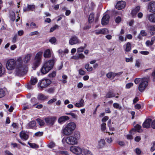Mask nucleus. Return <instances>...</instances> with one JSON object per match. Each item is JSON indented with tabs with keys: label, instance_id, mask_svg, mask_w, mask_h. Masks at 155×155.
Returning <instances> with one entry per match:
<instances>
[{
	"label": "nucleus",
	"instance_id": "obj_1",
	"mask_svg": "<svg viewBox=\"0 0 155 155\" xmlns=\"http://www.w3.org/2000/svg\"><path fill=\"white\" fill-rule=\"evenodd\" d=\"M31 56L32 54H28L25 56L22 60L24 64H19L17 68L16 71L17 73L22 75L27 72V68L26 64L29 62Z\"/></svg>",
	"mask_w": 155,
	"mask_h": 155
},
{
	"label": "nucleus",
	"instance_id": "obj_2",
	"mask_svg": "<svg viewBox=\"0 0 155 155\" xmlns=\"http://www.w3.org/2000/svg\"><path fill=\"white\" fill-rule=\"evenodd\" d=\"M54 64V60L53 59L45 61L40 69L41 73L43 74L48 73L53 68Z\"/></svg>",
	"mask_w": 155,
	"mask_h": 155
},
{
	"label": "nucleus",
	"instance_id": "obj_3",
	"mask_svg": "<svg viewBox=\"0 0 155 155\" xmlns=\"http://www.w3.org/2000/svg\"><path fill=\"white\" fill-rule=\"evenodd\" d=\"M76 128V124L74 122L68 123L63 129V134L66 135H71Z\"/></svg>",
	"mask_w": 155,
	"mask_h": 155
},
{
	"label": "nucleus",
	"instance_id": "obj_4",
	"mask_svg": "<svg viewBox=\"0 0 155 155\" xmlns=\"http://www.w3.org/2000/svg\"><path fill=\"white\" fill-rule=\"evenodd\" d=\"M42 52L40 51L35 55L33 65L35 68L38 67L41 63L42 55Z\"/></svg>",
	"mask_w": 155,
	"mask_h": 155
},
{
	"label": "nucleus",
	"instance_id": "obj_5",
	"mask_svg": "<svg viewBox=\"0 0 155 155\" xmlns=\"http://www.w3.org/2000/svg\"><path fill=\"white\" fill-rule=\"evenodd\" d=\"M16 65V61L13 59L8 60L6 62V66L7 68L9 70H13Z\"/></svg>",
	"mask_w": 155,
	"mask_h": 155
},
{
	"label": "nucleus",
	"instance_id": "obj_6",
	"mask_svg": "<svg viewBox=\"0 0 155 155\" xmlns=\"http://www.w3.org/2000/svg\"><path fill=\"white\" fill-rule=\"evenodd\" d=\"M51 83V81L49 79H43L41 81L40 83H38V85L41 88H42L47 87L50 85Z\"/></svg>",
	"mask_w": 155,
	"mask_h": 155
},
{
	"label": "nucleus",
	"instance_id": "obj_7",
	"mask_svg": "<svg viewBox=\"0 0 155 155\" xmlns=\"http://www.w3.org/2000/svg\"><path fill=\"white\" fill-rule=\"evenodd\" d=\"M66 143L68 144L73 145L76 144L78 142L73 137V136L67 137L65 140Z\"/></svg>",
	"mask_w": 155,
	"mask_h": 155
},
{
	"label": "nucleus",
	"instance_id": "obj_8",
	"mask_svg": "<svg viewBox=\"0 0 155 155\" xmlns=\"http://www.w3.org/2000/svg\"><path fill=\"white\" fill-rule=\"evenodd\" d=\"M70 150L72 153L76 154H81L82 152V149L79 147L71 146L70 148Z\"/></svg>",
	"mask_w": 155,
	"mask_h": 155
},
{
	"label": "nucleus",
	"instance_id": "obj_9",
	"mask_svg": "<svg viewBox=\"0 0 155 155\" xmlns=\"http://www.w3.org/2000/svg\"><path fill=\"white\" fill-rule=\"evenodd\" d=\"M69 44L73 45L81 43V41L79 40L78 38L75 36L71 37L69 41Z\"/></svg>",
	"mask_w": 155,
	"mask_h": 155
},
{
	"label": "nucleus",
	"instance_id": "obj_10",
	"mask_svg": "<svg viewBox=\"0 0 155 155\" xmlns=\"http://www.w3.org/2000/svg\"><path fill=\"white\" fill-rule=\"evenodd\" d=\"M148 84V82L146 81H143L140 84L139 86V90L141 92L143 91L146 87Z\"/></svg>",
	"mask_w": 155,
	"mask_h": 155
},
{
	"label": "nucleus",
	"instance_id": "obj_11",
	"mask_svg": "<svg viewBox=\"0 0 155 155\" xmlns=\"http://www.w3.org/2000/svg\"><path fill=\"white\" fill-rule=\"evenodd\" d=\"M56 118L54 117H49L45 119L46 123L49 125H53L55 120Z\"/></svg>",
	"mask_w": 155,
	"mask_h": 155
},
{
	"label": "nucleus",
	"instance_id": "obj_12",
	"mask_svg": "<svg viewBox=\"0 0 155 155\" xmlns=\"http://www.w3.org/2000/svg\"><path fill=\"white\" fill-rule=\"evenodd\" d=\"M125 2L123 1H120L117 3L116 5V8L118 10L122 9L125 7Z\"/></svg>",
	"mask_w": 155,
	"mask_h": 155
},
{
	"label": "nucleus",
	"instance_id": "obj_13",
	"mask_svg": "<svg viewBox=\"0 0 155 155\" xmlns=\"http://www.w3.org/2000/svg\"><path fill=\"white\" fill-rule=\"evenodd\" d=\"M95 33L97 35L101 34L106 35L109 33V31L107 28H104L100 30H96L95 31Z\"/></svg>",
	"mask_w": 155,
	"mask_h": 155
},
{
	"label": "nucleus",
	"instance_id": "obj_14",
	"mask_svg": "<svg viewBox=\"0 0 155 155\" xmlns=\"http://www.w3.org/2000/svg\"><path fill=\"white\" fill-rule=\"evenodd\" d=\"M148 10L150 12L153 13L155 12V2H150L148 5Z\"/></svg>",
	"mask_w": 155,
	"mask_h": 155
},
{
	"label": "nucleus",
	"instance_id": "obj_15",
	"mask_svg": "<svg viewBox=\"0 0 155 155\" xmlns=\"http://www.w3.org/2000/svg\"><path fill=\"white\" fill-rule=\"evenodd\" d=\"M152 121V120L151 119H147L143 124V127L146 128H149L150 126Z\"/></svg>",
	"mask_w": 155,
	"mask_h": 155
},
{
	"label": "nucleus",
	"instance_id": "obj_16",
	"mask_svg": "<svg viewBox=\"0 0 155 155\" xmlns=\"http://www.w3.org/2000/svg\"><path fill=\"white\" fill-rule=\"evenodd\" d=\"M20 138L23 140H27L29 137L28 133L25 131H22L20 133Z\"/></svg>",
	"mask_w": 155,
	"mask_h": 155
},
{
	"label": "nucleus",
	"instance_id": "obj_17",
	"mask_svg": "<svg viewBox=\"0 0 155 155\" xmlns=\"http://www.w3.org/2000/svg\"><path fill=\"white\" fill-rule=\"evenodd\" d=\"M110 18L109 15H106L102 18L101 20V24L102 25H106L108 23Z\"/></svg>",
	"mask_w": 155,
	"mask_h": 155
},
{
	"label": "nucleus",
	"instance_id": "obj_18",
	"mask_svg": "<svg viewBox=\"0 0 155 155\" xmlns=\"http://www.w3.org/2000/svg\"><path fill=\"white\" fill-rule=\"evenodd\" d=\"M141 127L139 125L137 124L135 126V128L132 129L130 131V133H132L133 132H136L137 131L138 132H141L142 130L141 129Z\"/></svg>",
	"mask_w": 155,
	"mask_h": 155
},
{
	"label": "nucleus",
	"instance_id": "obj_19",
	"mask_svg": "<svg viewBox=\"0 0 155 155\" xmlns=\"http://www.w3.org/2000/svg\"><path fill=\"white\" fill-rule=\"evenodd\" d=\"M51 56V52L49 49H46L44 53V57L45 58H49Z\"/></svg>",
	"mask_w": 155,
	"mask_h": 155
},
{
	"label": "nucleus",
	"instance_id": "obj_20",
	"mask_svg": "<svg viewBox=\"0 0 155 155\" xmlns=\"http://www.w3.org/2000/svg\"><path fill=\"white\" fill-rule=\"evenodd\" d=\"M124 50L127 52L130 51L131 50V45L130 42H127L124 45Z\"/></svg>",
	"mask_w": 155,
	"mask_h": 155
},
{
	"label": "nucleus",
	"instance_id": "obj_21",
	"mask_svg": "<svg viewBox=\"0 0 155 155\" xmlns=\"http://www.w3.org/2000/svg\"><path fill=\"white\" fill-rule=\"evenodd\" d=\"M69 118L67 116H64L61 117L58 119V122L60 123H61L64 122H65L67 120H68Z\"/></svg>",
	"mask_w": 155,
	"mask_h": 155
},
{
	"label": "nucleus",
	"instance_id": "obj_22",
	"mask_svg": "<svg viewBox=\"0 0 155 155\" xmlns=\"http://www.w3.org/2000/svg\"><path fill=\"white\" fill-rule=\"evenodd\" d=\"M105 144V142L103 139H101L98 142V148H101L104 147Z\"/></svg>",
	"mask_w": 155,
	"mask_h": 155
},
{
	"label": "nucleus",
	"instance_id": "obj_23",
	"mask_svg": "<svg viewBox=\"0 0 155 155\" xmlns=\"http://www.w3.org/2000/svg\"><path fill=\"white\" fill-rule=\"evenodd\" d=\"M73 137L77 140V142L80 138V132L78 131H74L73 136Z\"/></svg>",
	"mask_w": 155,
	"mask_h": 155
},
{
	"label": "nucleus",
	"instance_id": "obj_24",
	"mask_svg": "<svg viewBox=\"0 0 155 155\" xmlns=\"http://www.w3.org/2000/svg\"><path fill=\"white\" fill-rule=\"evenodd\" d=\"M36 123L35 120H33L29 122L28 124V128H32L36 126Z\"/></svg>",
	"mask_w": 155,
	"mask_h": 155
},
{
	"label": "nucleus",
	"instance_id": "obj_25",
	"mask_svg": "<svg viewBox=\"0 0 155 155\" xmlns=\"http://www.w3.org/2000/svg\"><path fill=\"white\" fill-rule=\"evenodd\" d=\"M148 19L150 21L155 23V13L150 15L148 17Z\"/></svg>",
	"mask_w": 155,
	"mask_h": 155
},
{
	"label": "nucleus",
	"instance_id": "obj_26",
	"mask_svg": "<svg viewBox=\"0 0 155 155\" xmlns=\"http://www.w3.org/2000/svg\"><path fill=\"white\" fill-rule=\"evenodd\" d=\"M150 32L151 35H153L155 34V27L152 25L149 27Z\"/></svg>",
	"mask_w": 155,
	"mask_h": 155
},
{
	"label": "nucleus",
	"instance_id": "obj_27",
	"mask_svg": "<svg viewBox=\"0 0 155 155\" xmlns=\"http://www.w3.org/2000/svg\"><path fill=\"white\" fill-rule=\"evenodd\" d=\"M106 76L108 78L114 79V73L112 72H110L106 74Z\"/></svg>",
	"mask_w": 155,
	"mask_h": 155
},
{
	"label": "nucleus",
	"instance_id": "obj_28",
	"mask_svg": "<svg viewBox=\"0 0 155 155\" xmlns=\"http://www.w3.org/2000/svg\"><path fill=\"white\" fill-rule=\"evenodd\" d=\"M37 81L38 79L34 77L31 78L30 83L31 85H34L37 82Z\"/></svg>",
	"mask_w": 155,
	"mask_h": 155
},
{
	"label": "nucleus",
	"instance_id": "obj_29",
	"mask_svg": "<svg viewBox=\"0 0 155 155\" xmlns=\"http://www.w3.org/2000/svg\"><path fill=\"white\" fill-rule=\"evenodd\" d=\"M140 7L139 6H137L134 9L132 10L131 13L133 15H135L139 11Z\"/></svg>",
	"mask_w": 155,
	"mask_h": 155
},
{
	"label": "nucleus",
	"instance_id": "obj_30",
	"mask_svg": "<svg viewBox=\"0 0 155 155\" xmlns=\"http://www.w3.org/2000/svg\"><path fill=\"white\" fill-rule=\"evenodd\" d=\"M37 98L38 100H43L47 99V97L44 95L40 94H38Z\"/></svg>",
	"mask_w": 155,
	"mask_h": 155
},
{
	"label": "nucleus",
	"instance_id": "obj_31",
	"mask_svg": "<svg viewBox=\"0 0 155 155\" xmlns=\"http://www.w3.org/2000/svg\"><path fill=\"white\" fill-rule=\"evenodd\" d=\"M115 96V94L113 92L109 91L106 95V97L107 98H110Z\"/></svg>",
	"mask_w": 155,
	"mask_h": 155
},
{
	"label": "nucleus",
	"instance_id": "obj_32",
	"mask_svg": "<svg viewBox=\"0 0 155 155\" xmlns=\"http://www.w3.org/2000/svg\"><path fill=\"white\" fill-rule=\"evenodd\" d=\"M5 68L2 67L1 63H0V77L2 76L5 73Z\"/></svg>",
	"mask_w": 155,
	"mask_h": 155
},
{
	"label": "nucleus",
	"instance_id": "obj_33",
	"mask_svg": "<svg viewBox=\"0 0 155 155\" xmlns=\"http://www.w3.org/2000/svg\"><path fill=\"white\" fill-rule=\"evenodd\" d=\"M94 14L93 13H91L90 14L89 18L88 21L89 23L92 22L94 20Z\"/></svg>",
	"mask_w": 155,
	"mask_h": 155
},
{
	"label": "nucleus",
	"instance_id": "obj_34",
	"mask_svg": "<svg viewBox=\"0 0 155 155\" xmlns=\"http://www.w3.org/2000/svg\"><path fill=\"white\" fill-rule=\"evenodd\" d=\"M85 68L87 71H91L93 70V68L92 67H90L89 64H87L85 65Z\"/></svg>",
	"mask_w": 155,
	"mask_h": 155
},
{
	"label": "nucleus",
	"instance_id": "obj_35",
	"mask_svg": "<svg viewBox=\"0 0 155 155\" xmlns=\"http://www.w3.org/2000/svg\"><path fill=\"white\" fill-rule=\"evenodd\" d=\"M84 101L82 99H81L79 103H76L75 104L76 107H82L84 105Z\"/></svg>",
	"mask_w": 155,
	"mask_h": 155
},
{
	"label": "nucleus",
	"instance_id": "obj_36",
	"mask_svg": "<svg viewBox=\"0 0 155 155\" xmlns=\"http://www.w3.org/2000/svg\"><path fill=\"white\" fill-rule=\"evenodd\" d=\"M28 144L30 147L32 148H38L39 147L38 145L35 143H31L29 142H28Z\"/></svg>",
	"mask_w": 155,
	"mask_h": 155
},
{
	"label": "nucleus",
	"instance_id": "obj_37",
	"mask_svg": "<svg viewBox=\"0 0 155 155\" xmlns=\"http://www.w3.org/2000/svg\"><path fill=\"white\" fill-rule=\"evenodd\" d=\"M83 153L85 155H93L92 152L87 149H84Z\"/></svg>",
	"mask_w": 155,
	"mask_h": 155
},
{
	"label": "nucleus",
	"instance_id": "obj_38",
	"mask_svg": "<svg viewBox=\"0 0 155 155\" xmlns=\"http://www.w3.org/2000/svg\"><path fill=\"white\" fill-rule=\"evenodd\" d=\"M36 120L41 126L44 125L45 124V122L43 120H41L39 118H38L36 119Z\"/></svg>",
	"mask_w": 155,
	"mask_h": 155
},
{
	"label": "nucleus",
	"instance_id": "obj_39",
	"mask_svg": "<svg viewBox=\"0 0 155 155\" xmlns=\"http://www.w3.org/2000/svg\"><path fill=\"white\" fill-rule=\"evenodd\" d=\"M36 99L35 98H32L31 99V102L32 103L33 106H35L38 104V103L36 101Z\"/></svg>",
	"mask_w": 155,
	"mask_h": 155
},
{
	"label": "nucleus",
	"instance_id": "obj_40",
	"mask_svg": "<svg viewBox=\"0 0 155 155\" xmlns=\"http://www.w3.org/2000/svg\"><path fill=\"white\" fill-rule=\"evenodd\" d=\"M56 75V72L55 71H53L51 73L49 74L48 76L50 78H53Z\"/></svg>",
	"mask_w": 155,
	"mask_h": 155
},
{
	"label": "nucleus",
	"instance_id": "obj_41",
	"mask_svg": "<svg viewBox=\"0 0 155 155\" xmlns=\"http://www.w3.org/2000/svg\"><path fill=\"white\" fill-rule=\"evenodd\" d=\"M56 41V39L55 37H52L49 40V41L52 44H54Z\"/></svg>",
	"mask_w": 155,
	"mask_h": 155
},
{
	"label": "nucleus",
	"instance_id": "obj_42",
	"mask_svg": "<svg viewBox=\"0 0 155 155\" xmlns=\"http://www.w3.org/2000/svg\"><path fill=\"white\" fill-rule=\"evenodd\" d=\"M43 132L38 131L35 134V135L37 137H39L43 135Z\"/></svg>",
	"mask_w": 155,
	"mask_h": 155
},
{
	"label": "nucleus",
	"instance_id": "obj_43",
	"mask_svg": "<svg viewBox=\"0 0 155 155\" xmlns=\"http://www.w3.org/2000/svg\"><path fill=\"white\" fill-rule=\"evenodd\" d=\"M28 7L29 11H33L35 8V6L34 5H28Z\"/></svg>",
	"mask_w": 155,
	"mask_h": 155
},
{
	"label": "nucleus",
	"instance_id": "obj_44",
	"mask_svg": "<svg viewBox=\"0 0 155 155\" xmlns=\"http://www.w3.org/2000/svg\"><path fill=\"white\" fill-rule=\"evenodd\" d=\"M141 61L138 59L136 61L135 63V66L137 68H139L140 65Z\"/></svg>",
	"mask_w": 155,
	"mask_h": 155
},
{
	"label": "nucleus",
	"instance_id": "obj_45",
	"mask_svg": "<svg viewBox=\"0 0 155 155\" xmlns=\"http://www.w3.org/2000/svg\"><path fill=\"white\" fill-rule=\"evenodd\" d=\"M54 88H50L47 90V92L50 94L53 93L54 91Z\"/></svg>",
	"mask_w": 155,
	"mask_h": 155
},
{
	"label": "nucleus",
	"instance_id": "obj_46",
	"mask_svg": "<svg viewBox=\"0 0 155 155\" xmlns=\"http://www.w3.org/2000/svg\"><path fill=\"white\" fill-rule=\"evenodd\" d=\"M5 94V93L4 90L2 89H0V98L3 97Z\"/></svg>",
	"mask_w": 155,
	"mask_h": 155
},
{
	"label": "nucleus",
	"instance_id": "obj_47",
	"mask_svg": "<svg viewBox=\"0 0 155 155\" xmlns=\"http://www.w3.org/2000/svg\"><path fill=\"white\" fill-rule=\"evenodd\" d=\"M144 80H143V79H141V78H136L134 81V82H135V83L136 84H137L139 83V82L140 81H141V82H142V81H144Z\"/></svg>",
	"mask_w": 155,
	"mask_h": 155
},
{
	"label": "nucleus",
	"instance_id": "obj_48",
	"mask_svg": "<svg viewBox=\"0 0 155 155\" xmlns=\"http://www.w3.org/2000/svg\"><path fill=\"white\" fill-rule=\"evenodd\" d=\"M10 18L11 20L14 21L15 19V14L14 13H12V14L10 16Z\"/></svg>",
	"mask_w": 155,
	"mask_h": 155
},
{
	"label": "nucleus",
	"instance_id": "obj_49",
	"mask_svg": "<svg viewBox=\"0 0 155 155\" xmlns=\"http://www.w3.org/2000/svg\"><path fill=\"white\" fill-rule=\"evenodd\" d=\"M101 130L102 131L105 130L106 128V124L105 123H102L101 125Z\"/></svg>",
	"mask_w": 155,
	"mask_h": 155
},
{
	"label": "nucleus",
	"instance_id": "obj_50",
	"mask_svg": "<svg viewBox=\"0 0 155 155\" xmlns=\"http://www.w3.org/2000/svg\"><path fill=\"white\" fill-rule=\"evenodd\" d=\"M58 27V26L57 25H55L52 27L51 28L50 32H53V31H54V30H55Z\"/></svg>",
	"mask_w": 155,
	"mask_h": 155
},
{
	"label": "nucleus",
	"instance_id": "obj_51",
	"mask_svg": "<svg viewBox=\"0 0 155 155\" xmlns=\"http://www.w3.org/2000/svg\"><path fill=\"white\" fill-rule=\"evenodd\" d=\"M48 146L49 147L52 148L55 146V144L53 142H51L48 144Z\"/></svg>",
	"mask_w": 155,
	"mask_h": 155
},
{
	"label": "nucleus",
	"instance_id": "obj_52",
	"mask_svg": "<svg viewBox=\"0 0 155 155\" xmlns=\"http://www.w3.org/2000/svg\"><path fill=\"white\" fill-rule=\"evenodd\" d=\"M39 34V32L38 31H34L30 33V35L33 36L34 35H37Z\"/></svg>",
	"mask_w": 155,
	"mask_h": 155
},
{
	"label": "nucleus",
	"instance_id": "obj_53",
	"mask_svg": "<svg viewBox=\"0 0 155 155\" xmlns=\"http://www.w3.org/2000/svg\"><path fill=\"white\" fill-rule=\"evenodd\" d=\"M135 151L137 155H140L141 152V150L139 148H137L136 149Z\"/></svg>",
	"mask_w": 155,
	"mask_h": 155
},
{
	"label": "nucleus",
	"instance_id": "obj_54",
	"mask_svg": "<svg viewBox=\"0 0 155 155\" xmlns=\"http://www.w3.org/2000/svg\"><path fill=\"white\" fill-rule=\"evenodd\" d=\"M57 99L56 98H53L51 99L48 102V104H51L53 103L56 101Z\"/></svg>",
	"mask_w": 155,
	"mask_h": 155
},
{
	"label": "nucleus",
	"instance_id": "obj_55",
	"mask_svg": "<svg viewBox=\"0 0 155 155\" xmlns=\"http://www.w3.org/2000/svg\"><path fill=\"white\" fill-rule=\"evenodd\" d=\"M133 84L132 83H130L127 84H126V88L127 89L130 88L131 87L133 86Z\"/></svg>",
	"mask_w": 155,
	"mask_h": 155
},
{
	"label": "nucleus",
	"instance_id": "obj_56",
	"mask_svg": "<svg viewBox=\"0 0 155 155\" xmlns=\"http://www.w3.org/2000/svg\"><path fill=\"white\" fill-rule=\"evenodd\" d=\"M140 34L143 36H145L147 35V33L145 32V31L142 30L140 32Z\"/></svg>",
	"mask_w": 155,
	"mask_h": 155
},
{
	"label": "nucleus",
	"instance_id": "obj_57",
	"mask_svg": "<svg viewBox=\"0 0 155 155\" xmlns=\"http://www.w3.org/2000/svg\"><path fill=\"white\" fill-rule=\"evenodd\" d=\"M121 18L120 17L118 16L116 18L115 21L117 23H118L121 21Z\"/></svg>",
	"mask_w": 155,
	"mask_h": 155
},
{
	"label": "nucleus",
	"instance_id": "obj_58",
	"mask_svg": "<svg viewBox=\"0 0 155 155\" xmlns=\"http://www.w3.org/2000/svg\"><path fill=\"white\" fill-rule=\"evenodd\" d=\"M84 48L83 47H81L80 48H78L77 49V51L78 52H83Z\"/></svg>",
	"mask_w": 155,
	"mask_h": 155
},
{
	"label": "nucleus",
	"instance_id": "obj_59",
	"mask_svg": "<svg viewBox=\"0 0 155 155\" xmlns=\"http://www.w3.org/2000/svg\"><path fill=\"white\" fill-rule=\"evenodd\" d=\"M79 73L81 75H83L85 74V71L81 69L79 70Z\"/></svg>",
	"mask_w": 155,
	"mask_h": 155
},
{
	"label": "nucleus",
	"instance_id": "obj_60",
	"mask_svg": "<svg viewBox=\"0 0 155 155\" xmlns=\"http://www.w3.org/2000/svg\"><path fill=\"white\" fill-rule=\"evenodd\" d=\"M66 114L67 115H71L72 117L74 118H75L76 117V115L73 113H66Z\"/></svg>",
	"mask_w": 155,
	"mask_h": 155
},
{
	"label": "nucleus",
	"instance_id": "obj_61",
	"mask_svg": "<svg viewBox=\"0 0 155 155\" xmlns=\"http://www.w3.org/2000/svg\"><path fill=\"white\" fill-rule=\"evenodd\" d=\"M151 127L152 128L155 129V119L152 122Z\"/></svg>",
	"mask_w": 155,
	"mask_h": 155
},
{
	"label": "nucleus",
	"instance_id": "obj_62",
	"mask_svg": "<svg viewBox=\"0 0 155 155\" xmlns=\"http://www.w3.org/2000/svg\"><path fill=\"white\" fill-rule=\"evenodd\" d=\"M126 61L127 62H132L133 61V59L132 58H126Z\"/></svg>",
	"mask_w": 155,
	"mask_h": 155
},
{
	"label": "nucleus",
	"instance_id": "obj_63",
	"mask_svg": "<svg viewBox=\"0 0 155 155\" xmlns=\"http://www.w3.org/2000/svg\"><path fill=\"white\" fill-rule=\"evenodd\" d=\"M108 119V116H105L102 120V121L103 122H106Z\"/></svg>",
	"mask_w": 155,
	"mask_h": 155
},
{
	"label": "nucleus",
	"instance_id": "obj_64",
	"mask_svg": "<svg viewBox=\"0 0 155 155\" xmlns=\"http://www.w3.org/2000/svg\"><path fill=\"white\" fill-rule=\"evenodd\" d=\"M5 155H13L8 150H5Z\"/></svg>",
	"mask_w": 155,
	"mask_h": 155
}]
</instances>
